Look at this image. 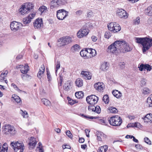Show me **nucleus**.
<instances>
[{"label":"nucleus","instance_id":"nucleus-19","mask_svg":"<svg viewBox=\"0 0 152 152\" xmlns=\"http://www.w3.org/2000/svg\"><path fill=\"white\" fill-rule=\"evenodd\" d=\"M88 110H91L98 114L100 113L101 111V108L99 106H96L94 105L90 106L88 107Z\"/></svg>","mask_w":152,"mask_h":152},{"label":"nucleus","instance_id":"nucleus-58","mask_svg":"<svg viewBox=\"0 0 152 152\" xmlns=\"http://www.w3.org/2000/svg\"><path fill=\"white\" fill-rule=\"evenodd\" d=\"M24 75H21V76L23 79L25 80L26 78L28 77H29V76L26 74H24Z\"/></svg>","mask_w":152,"mask_h":152},{"label":"nucleus","instance_id":"nucleus-62","mask_svg":"<svg viewBox=\"0 0 152 152\" xmlns=\"http://www.w3.org/2000/svg\"><path fill=\"white\" fill-rule=\"evenodd\" d=\"M91 39L93 41L95 42L97 40V38L95 36H92L91 37Z\"/></svg>","mask_w":152,"mask_h":152},{"label":"nucleus","instance_id":"nucleus-32","mask_svg":"<svg viewBox=\"0 0 152 152\" xmlns=\"http://www.w3.org/2000/svg\"><path fill=\"white\" fill-rule=\"evenodd\" d=\"M12 98L17 103H20L21 101L20 98L16 94L13 95L12 96Z\"/></svg>","mask_w":152,"mask_h":152},{"label":"nucleus","instance_id":"nucleus-39","mask_svg":"<svg viewBox=\"0 0 152 152\" xmlns=\"http://www.w3.org/2000/svg\"><path fill=\"white\" fill-rule=\"evenodd\" d=\"M42 102L44 105L46 106L50 105V102L48 100L44 98L42 99Z\"/></svg>","mask_w":152,"mask_h":152},{"label":"nucleus","instance_id":"nucleus-33","mask_svg":"<svg viewBox=\"0 0 152 152\" xmlns=\"http://www.w3.org/2000/svg\"><path fill=\"white\" fill-rule=\"evenodd\" d=\"M142 94H150L151 93V90L147 87H145L142 90Z\"/></svg>","mask_w":152,"mask_h":152},{"label":"nucleus","instance_id":"nucleus-7","mask_svg":"<svg viewBox=\"0 0 152 152\" xmlns=\"http://www.w3.org/2000/svg\"><path fill=\"white\" fill-rule=\"evenodd\" d=\"M22 26V24L21 23L15 21L11 22L10 25V29L13 32H16L20 30Z\"/></svg>","mask_w":152,"mask_h":152},{"label":"nucleus","instance_id":"nucleus-3","mask_svg":"<svg viewBox=\"0 0 152 152\" xmlns=\"http://www.w3.org/2000/svg\"><path fill=\"white\" fill-rule=\"evenodd\" d=\"M10 145L15 152H23L25 148L23 143L21 141L11 142Z\"/></svg>","mask_w":152,"mask_h":152},{"label":"nucleus","instance_id":"nucleus-63","mask_svg":"<svg viewBox=\"0 0 152 152\" xmlns=\"http://www.w3.org/2000/svg\"><path fill=\"white\" fill-rule=\"evenodd\" d=\"M135 146L137 149L139 150L141 149L142 148V145L139 144L136 145Z\"/></svg>","mask_w":152,"mask_h":152},{"label":"nucleus","instance_id":"nucleus-18","mask_svg":"<svg viewBox=\"0 0 152 152\" xmlns=\"http://www.w3.org/2000/svg\"><path fill=\"white\" fill-rule=\"evenodd\" d=\"M37 142L35 138L33 137H31L29 143V148L30 149H34L35 147Z\"/></svg>","mask_w":152,"mask_h":152},{"label":"nucleus","instance_id":"nucleus-29","mask_svg":"<svg viewBox=\"0 0 152 152\" xmlns=\"http://www.w3.org/2000/svg\"><path fill=\"white\" fill-rule=\"evenodd\" d=\"M75 84L76 86L78 87H81L83 86V81L80 79H77L75 81Z\"/></svg>","mask_w":152,"mask_h":152},{"label":"nucleus","instance_id":"nucleus-53","mask_svg":"<svg viewBox=\"0 0 152 152\" xmlns=\"http://www.w3.org/2000/svg\"><path fill=\"white\" fill-rule=\"evenodd\" d=\"M47 8L46 7L42 6L40 7L39 8V10L41 12V13H42L45 10H46Z\"/></svg>","mask_w":152,"mask_h":152},{"label":"nucleus","instance_id":"nucleus-1","mask_svg":"<svg viewBox=\"0 0 152 152\" xmlns=\"http://www.w3.org/2000/svg\"><path fill=\"white\" fill-rule=\"evenodd\" d=\"M135 39L136 43L141 44L142 46V50L143 53L148 50L152 46V39L147 37H135Z\"/></svg>","mask_w":152,"mask_h":152},{"label":"nucleus","instance_id":"nucleus-40","mask_svg":"<svg viewBox=\"0 0 152 152\" xmlns=\"http://www.w3.org/2000/svg\"><path fill=\"white\" fill-rule=\"evenodd\" d=\"M110 112L112 113H116L117 112V109L115 107H110L108 108Z\"/></svg>","mask_w":152,"mask_h":152},{"label":"nucleus","instance_id":"nucleus-38","mask_svg":"<svg viewBox=\"0 0 152 152\" xmlns=\"http://www.w3.org/2000/svg\"><path fill=\"white\" fill-rule=\"evenodd\" d=\"M147 80L145 78H142L140 81V85L141 87H143L146 85Z\"/></svg>","mask_w":152,"mask_h":152},{"label":"nucleus","instance_id":"nucleus-36","mask_svg":"<svg viewBox=\"0 0 152 152\" xmlns=\"http://www.w3.org/2000/svg\"><path fill=\"white\" fill-rule=\"evenodd\" d=\"M38 145L36 150L37 151H38L39 152H44L43 146L41 143L40 142H39L38 144Z\"/></svg>","mask_w":152,"mask_h":152},{"label":"nucleus","instance_id":"nucleus-60","mask_svg":"<svg viewBox=\"0 0 152 152\" xmlns=\"http://www.w3.org/2000/svg\"><path fill=\"white\" fill-rule=\"evenodd\" d=\"M97 135H98L101 137H104L105 135L102 132H98L97 134Z\"/></svg>","mask_w":152,"mask_h":152},{"label":"nucleus","instance_id":"nucleus-47","mask_svg":"<svg viewBox=\"0 0 152 152\" xmlns=\"http://www.w3.org/2000/svg\"><path fill=\"white\" fill-rule=\"evenodd\" d=\"M66 134L67 136L71 139H72L73 137V136L71 134L70 131L68 130L66 132Z\"/></svg>","mask_w":152,"mask_h":152},{"label":"nucleus","instance_id":"nucleus-56","mask_svg":"<svg viewBox=\"0 0 152 152\" xmlns=\"http://www.w3.org/2000/svg\"><path fill=\"white\" fill-rule=\"evenodd\" d=\"M125 63L124 62H121L119 63V64L120 68L121 69H123L125 67Z\"/></svg>","mask_w":152,"mask_h":152},{"label":"nucleus","instance_id":"nucleus-25","mask_svg":"<svg viewBox=\"0 0 152 152\" xmlns=\"http://www.w3.org/2000/svg\"><path fill=\"white\" fill-rule=\"evenodd\" d=\"M29 69L28 65H25L20 70L23 74H26Z\"/></svg>","mask_w":152,"mask_h":152},{"label":"nucleus","instance_id":"nucleus-57","mask_svg":"<svg viewBox=\"0 0 152 152\" xmlns=\"http://www.w3.org/2000/svg\"><path fill=\"white\" fill-rule=\"evenodd\" d=\"M134 127H137V128H140L141 126V125L138 122H135L134 123Z\"/></svg>","mask_w":152,"mask_h":152},{"label":"nucleus","instance_id":"nucleus-17","mask_svg":"<svg viewBox=\"0 0 152 152\" xmlns=\"http://www.w3.org/2000/svg\"><path fill=\"white\" fill-rule=\"evenodd\" d=\"M34 26L35 28L40 29L43 26V23L41 19L38 18L34 23Z\"/></svg>","mask_w":152,"mask_h":152},{"label":"nucleus","instance_id":"nucleus-44","mask_svg":"<svg viewBox=\"0 0 152 152\" xmlns=\"http://www.w3.org/2000/svg\"><path fill=\"white\" fill-rule=\"evenodd\" d=\"M23 20L24 23L25 24L29 23L31 21V20L28 18V17L24 18Z\"/></svg>","mask_w":152,"mask_h":152},{"label":"nucleus","instance_id":"nucleus-27","mask_svg":"<svg viewBox=\"0 0 152 152\" xmlns=\"http://www.w3.org/2000/svg\"><path fill=\"white\" fill-rule=\"evenodd\" d=\"M145 12L148 15L152 16V5L148 7L147 9L145 10Z\"/></svg>","mask_w":152,"mask_h":152},{"label":"nucleus","instance_id":"nucleus-21","mask_svg":"<svg viewBox=\"0 0 152 152\" xmlns=\"http://www.w3.org/2000/svg\"><path fill=\"white\" fill-rule=\"evenodd\" d=\"M145 122L151 123L152 122V114L150 113L147 114L144 117L142 118Z\"/></svg>","mask_w":152,"mask_h":152},{"label":"nucleus","instance_id":"nucleus-28","mask_svg":"<svg viewBox=\"0 0 152 152\" xmlns=\"http://www.w3.org/2000/svg\"><path fill=\"white\" fill-rule=\"evenodd\" d=\"M108 68V64L107 62H104L103 63L101 67V69L103 71H105L107 70Z\"/></svg>","mask_w":152,"mask_h":152},{"label":"nucleus","instance_id":"nucleus-31","mask_svg":"<svg viewBox=\"0 0 152 152\" xmlns=\"http://www.w3.org/2000/svg\"><path fill=\"white\" fill-rule=\"evenodd\" d=\"M20 113L22 115L24 118H27L28 117V115L26 110H20Z\"/></svg>","mask_w":152,"mask_h":152},{"label":"nucleus","instance_id":"nucleus-50","mask_svg":"<svg viewBox=\"0 0 152 152\" xmlns=\"http://www.w3.org/2000/svg\"><path fill=\"white\" fill-rule=\"evenodd\" d=\"M104 36L105 38L108 39L111 37V35L110 32L106 31L105 33Z\"/></svg>","mask_w":152,"mask_h":152},{"label":"nucleus","instance_id":"nucleus-2","mask_svg":"<svg viewBox=\"0 0 152 152\" xmlns=\"http://www.w3.org/2000/svg\"><path fill=\"white\" fill-rule=\"evenodd\" d=\"M120 41L118 40L115 41L113 43L109 45L107 48L108 52L117 55L120 52Z\"/></svg>","mask_w":152,"mask_h":152},{"label":"nucleus","instance_id":"nucleus-42","mask_svg":"<svg viewBox=\"0 0 152 152\" xmlns=\"http://www.w3.org/2000/svg\"><path fill=\"white\" fill-rule=\"evenodd\" d=\"M102 99L105 104L108 103L109 101L108 95H104L103 98Z\"/></svg>","mask_w":152,"mask_h":152},{"label":"nucleus","instance_id":"nucleus-48","mask_svg":"<svg viewBox=\"0 0 152 152\" xmlns=\"http://www.w3.org/2000/svg\"><path fill=\"white\" fill-rule=\"evenodd\" d=\"M60 67V62L59 61H57L56 63V73L57 72V70Z\"/></svg>","mask_w":152,"mask_h":152},{"label":"nucleus","instance_id":"nucleus-16","mask_svg":"<svg viewBox=\"0 0 152 152\" xmlns=\"http://www.w3.org/2000/svg\"><path fill=\"white\" fill-rule=\"evenodd\" d=\"M61 0H53L51 3L50 8L53 9L54 8L58 7L61 4Z\"/></svg>","mask_w":152,"mask_h":152},{"label":"nucleus","instance_id":"nucleus-45","mask_svg":"<svg viewBox=\"0 0 152 152\" xmlns=\"http://www.w3.org/2000/svg\"><path fill=\"white\" fill-rule=\"evenodd\" d=\"M67 99L68 101L69 104L71 105L74 104L75 103V101L74 100L70 97H67Z\"/></svg>","mask_w":152,"mask_h":152},{"label":"nucleus","instance_id":"nucleus-22","mask_svg":"<svg viewBox=\"0 0 152 152\" xmlns=\"http://www.w3.org/2000/svg\"><path fill=\"white\" fill-rule=\"evenodd\" d=\"M81 74L82 75V76L86 79L90 80L91 78V74L88 72L82 71Z\"/></svg>","mask_w":152,"mask_h":152},{"label":"nucleus","instance_id":"nucleus-8","mask_svg":"<svg viewBox=\"0 0 152 152\" xmlns=\"http://www.w3.org/2000/svg\"><path fill=\"white\" fill-rule=\"evenodd\" d=\"M2 132L4 134L13 135L15 133L14 127L9 124L5 125L3 128Z\"/></svg>","mask_w":152,"mask_h":152},{"label":"nucleus","instance_id":"nucleus-24","mask_svg":"<svg viewBox=\"0 0 152 152\" xmlns=\"http://www.w3.org/2000/svg\"><path fill=\"white\" fill-rule=\"evenodd\" d=\"M112 93L114 96L118 98H120L122 95L120 91L116 90L113 91Z\"/></svg>","mask_w":152,"mask_h":152},{"label":"nucleus","instance_id":"nucleus-55","mask_svg":"<svg viewBox=\"0 0 152 152\" xmlns=\"http://www.w3.org/2000/svg\"><path fill=\"white\" fill-rule=\"evenodd\" d=\"M140 22V19L139 17H137L134 20V23L135 25H138Z\"/></svg>","mask_w":152,"mask_h":152},{"label":"nucleus","instance_id":"nucleus-5","mask_svg":"<svg viewBox=\"0 0 152 152\" xmlns=\"http://www.w3.org/2000/svg\"><path fill=\"white\" fill-rule=\"evenodd\" d=\"M110 125L114 126H118L122 123V119L118 115L115 116L110 118L108 120Z\"/></svg>","mask_w":152,"mask_h":152},{"label":"nucleus","instance_id":"nucleus-12","mask_svg":"<svg viewBox=\"0 0 152 152\" xmlns=\"http://www.w3.org/2000/svg\"><path fill=\"white\" fill-rule=\"evenodd\" d=\"M98 100V98L94 95L87 96L86 100L87 103L90 104H96Z\"/></svg>","mask_w":152,"mask_h":152},{"label":"nucleus","instance_id":"nucleus-9","mask_svg":"<svg viewBox=\"0 0 152 152\" xmlns=\"http://www.w3.org/2000/svg\"><path fill=\"white\" fill-rule=\"evenodd\" d=\"M107 26L109 30L114 33L119 31L121 29L119 25L115 22H111L107 25Z\"/></svg>","mask_w":152,"mask_h":152},{"label":"nucleus","instance_id":"nucleus-6","mask_svg":"<svg viewBox=\"0 0 152 152\" xmlns=\"http://www.w3.org/2000/svg\"><path fill=\"white\" fill-rule=\"evenodd\" d=\"M120 52L125 53L131 51L132 49V47L129 45L125 41H120Z\"/></svg>","mask_w":152,"mask_h":152},{"label":"nucleus","instance_id":"nucleus-23","mask_svg":"<svg viewBox=\"0 0 152 152\" xmlns=\"http://www.w3.org/2000/svg\"><path fill=\"white\" fill-rule=\"evenodd\" d=\"M45 70V66L44 65H41L40 68L39 69V71L37 74V77L38 78L41 79L42 77V75L43 74Z\"/></svg>","mask_w":152,"mask_h":152},{"label":"nucleus","instance_id":"nucleus-26","mask_svg":"<svg viewBox=\"0 0 152 152\" xmlns=\"http://www.w3.org/2000/svg\"><path fill=\"white\" fill-rule=\"evenodd\" d=\"M71 83L69 81H67L66 83L63 86V88L66 91L69 90L70 88H71Z\"/></svg>","mask_w":152,"mask_h":152},{"label":"nucleus","instance_id":"nucleus-14","mask_svg":"<svg viewBox=\"0 0 152 152\" xmlns=\"http://www.w3.org/2000/svg\"><path fill=\"white\" fill-rule=\"evenodd\" d=\"M89 30L87 28H81L77 33V36L79 38H82L88 34Z\"/></svg>","mask_w":152,"mask_h":152},{"label":"nucleus","instance_id":"nucleus-20","mask_svg":"<svg viewBox=\"0 0 152 152\" xmlns=\"http://www.w3.org/2000/svg\"><path fill=\"white\" fill-rule=\"evenodd\" d=\"M88 58H92L94 56L96 55V51L92 48L87 49Z\"/></svg>","mask_w":152,"mask_h":152},{"label":"nucleus","instance_id":"nucleus-61","mask_svg":"<svg viewBox=\"0 0 152 152\" xmlns=\"http://www.w3.org/2000/svg\"><path fill=\"white\" fill-rule=\"evenodd\" d=\"M47 74L48 80L49 81H50L51 80V77L50 75V73L49 72H47Z\"/></svg>","mask_w":152,"mask_h":152},{"label":"nucleus","instance_id":"nucleus-41","mask_svg":"<svg viewBox=\"0 0 152 152\" xmlns=\"http://www.w3.org/2000/svg\"><path fill=\"white\" fill-rule=\"evenodd\" d=\"M98 121L99 123L101 124L105 125H107V122L106 121L104 118L99 119Z\"/></svg>","mask_w":152,"mask_h":152},{"label":"nucleus","instance_id":"nucleus-34","mask_svg":"<svg viewBox=\"0 0 152 152\" xmlns=\"http://www.w3.org/2000/svg\"><path fill=\"white\" fill-rule=\"evenodd\" d=\"M75 96L77 98H81L83 97L84 96L83 92L82 91L76 92L75 93Z\"/></svg>","mask_w":152,"mask_h":152},{"label":"nucleus","instance_id":"nucleus-13","mask_svg":"<svg viewBox=\"0 0 152 152\" xmlns=\"http://www.w3.org/2000/svg\"><path fill=\"white\" fill-rule=\"evenodd\" d=\"M116 14L117 16L121 18L126 19L128 16L127 12L125 10L122 9L117 10Z\"/></svg>","mask_w":152,"mask_h":152},{"label":"nucleus","instance_id":"nucleus-54","mask_svg":"<svg viewBox=\"0 0 152 152\" xmlns=\"http://www.w3.org/2000/svg\"><path fill=\"white\" fill-rule=\"evenodd\" d=\"M144 140L145 142L146 143H147L151 145V142L150 140L147 137H145L144 138Z\"/></svg>","mask_w":152,"mask_h":152},{"label":"nucleus","instance_id":"nucleus-35","mask_svg":"<svg viewBox=\"0 0 152 152\" xmlns=\"http://www.w3.org/2000/svg\"><path fill=\"white\" fill-rule=\"evenodd\" d=\"M107 145L101 146L98 149V152H105L107 150Z\"/></svg>","mask_w":152,"mask_h":152},{"label":"nucleus","instance_id":"nucleus-43","mask_svg":"<svg viewBox=\"0 0 152 152\" xmlns=\"http://www.w3.org/2000/svg\"><path fill=\"white\" fill-rule=\"evenodd\" d=\"M145 70L146 69L147 71H150L152 69L151 66L148 64H145Z\"/></svg>","mask_w":152,"mask_h":152},{"label":"nucleus","instance_id":"nucleus-46","mask_svg":"<svg viewBox=\"0 0 152 152\" xmlns=\"http://www.w3.org/2000/svg\"><path fill=\"white\" fill-rule=\"evenodd\" d=\"M138 68L139 69V70L141 71L145 70V64H141L140 65H138Z\"/></svg>","mask_w":152,"mask_h":152},{"label":"nucleus","instance_id":"nucleus-30","mask_svg":"<svg viewBox=\"0 0 152 152\" xmlns=\"http://www.w3.org/2000/svg\"><path fill=\"white\" fill-rule=\"evenodd\" d=\"M80 54L82 57H86L88 58L87 49L82 50L80 52Z\"/></svg>","mask_w":152,"mask_h":152},{"label":"nucleus","instance_id":"nucleus-10","mask_svg":"<svg viewBox=\"0 0 152 152\" xmlns=\"http://www.w3.org/2000/svg\"><path fill=\"white\" fill-rule=\"evenodd\" d=\"M72 38L70 36H66L61 37L58 39V42H60L62 46L68 45L72 42Z\"/></svg>","mask_w":152,"mask_h":152},{"label":"nucleus","instance_id":"nucleus-11","mask_svg":"<svg viewBox=\"0 0 152 152\" xmlns=\"http://www.w3.org/2000/svg\"><path fill=\"white\" fill-rule=\"evenodd\" d=\"M68 12L62 9L58 10L56 12V16L59 20H63L68 15Z\"/></svg>","mask_w":152,"mask_h":152},{"label":"nucleus","instance_id":"nucleus-37","mask_svg":"<svg viewBox=\"0 0 152 152\" xmlns=\"http://www.w3.org/2000/svg\"><path fill=\"white\" fill-rule=\"evenodd\" d=\"M147 102L149 107H152V94L147 98Z\"/></svg>","mask_w":152,"mask_h":152},{"label":"nucleus","instance_id":"nucleus-4","mask_svg":"<svg viewBox=\"0 0 152 152\" xmlns=\"http://www.w3.org/2000/svg\"><path fill=\"white\" fill-rule=\"evenodd\" d=\"M34 6L31 3H26L21 6L19 10V13L23 15L29 12L33 9Z\"/></svg>","mask_w":152,"mask_h":152},{"label":"nucleus","instance_id":"nucleus-59","mask_svg":"<svg viewBox=\"0 0 152 152\" xmlns=\"http://www.w3.org/2000/svg\"><path fill=\"white\" fill-rule=\"evenodd\" d=\"M90 132V131L89 129H86L85 130V132L86 134V136L88 137H89V133Z\"/></svg>","mask_w":152,"mask_h":152},{"label":"nucleus","instance_id":"nucleus-64","mask_svg":"<svg viewBox=\"0 0 152 152\" xmlns=\"http://www.w3.org/2000/svg\"><path fill=\"white\" fill-rule=\"evenodd\" d=\"M2 148L4 149H5L8 150V145L6 143H4L2 146Z\"/></svg>","mask_w":152,"mask_h":152},{"label":"nucleus","instance_id":"nucleus-51","mask_svg":"<svg viewBox=\"0 0 152 152\" xmlns=\"http://www.w3.org/2000/svg\"><path fill=\"white\" fill-rule=\"evenodd\" d=\"M79 47V46L78 45H75L72 46L71 48L72 50L74 51L76 50H77Z\"/></svg>","mask_w":152,"mask_h":152},{"label":"nucleus","instance_id":"nucleus-49","mask_svg":"<svg viewBox=\"0 0 152 152\" xmlns=\"http://www.w3.org/2000/svg\"><path fill=\"white\" fill-rule=\"evenodd\" d=\"M11 86L12 87H13L14 88L18 91L19 92H20L21 91V90L19 89L18 88L17 86L16 85H15L14 83H12L11 84Z\"/></svg>","mask_w":152,"mask_h":152},{"label":"nucleus","instance_id":"nucleus-15","mask_svg":"<svg viewBox=\"0 0 152 152\" xmlns=\"http://www.w3.org/2000/svg\"><path fill=\"white\" fill-rule=\"evenodd\" d=\"M94 86L95 89L99 92L102 91L104 88V85L102 82L97 83L94 84Z\"/></svg>","mask_w":152,"mask_h":152},{"label":"nucleus","instance_id":"nucleus-52","mask_svg":"<svg viewBox=\"0 0 152 152\" xmlns=\"http://www.w3.org/2000/svg\"><path fill=\"white\" fill-rule=\"evenodd\" d=\"M35 15L36 13L34 12H33L30 14L28 17L31 21V20L33 19L35 16Z\"/></svg>","mask_w":152,"mask_h":152}]
</instances>
